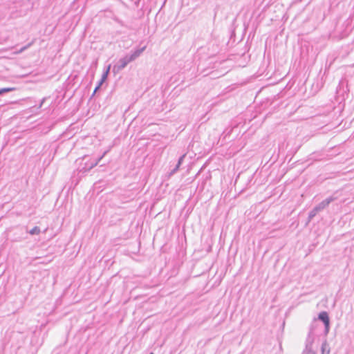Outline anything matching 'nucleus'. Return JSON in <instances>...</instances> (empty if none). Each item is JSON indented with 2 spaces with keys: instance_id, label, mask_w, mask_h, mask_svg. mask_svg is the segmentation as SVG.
Instances as JSON below:
<instances>
[{
  "instance_id": "1",
  "label": "nucleus",
  "mask_w": 354,
  "mask_h": 354,
  "mask_svg": "<svg viewBox=\"0 0 354 354\" xmlns=\"http://www.w3.org/2000/svg\"><path fill=\"white\" fill-rule=\"evenodd\" d=\"M319 318L324 323L326 329H328L329 324H330V320H329V317H328V313L325 311L322 312L319 315Z\"/></svg>"
},
{
  "instance_id": "2",
  "label": "nucleus",
  "mask_w": 354,
  "mask_h": 354,
  "mask_svg": "<svg viewBox=\"0 0 354 354\" xmlns=\"http://www.w3.org/2000/svg\"><path fill=\"white\" fill-rule=\"evenodd\" d=\"M109 68H110V66L108 67V68L106 69V71L104 72V73L103 74L102 77V79H101V81L100 82L99 84L97 85V86L95 88L94 92H96L99 88L101 86V85L103 84V82L106 80L107 78V76H108V73L109 72Z\"/></svg>"
},
{
  "instance_id": "3",
  "label": "nucleus",
  "mask_w": 354,
  "mask_h": 354,
  "mask_svg": "<svg viewBox=\"0 0 354 354\" xmlns=\"http://www.w3.org/2000/svg\"><path fill=\"white\" fill-rule=\"evenodd\" d=\"M40 232V230L38 227H33L30 231V234H39Z\"/></svg>"
},
{
  "instance_id": "4",
  "label": "nucleus",
  "mask_w": 354,
  "mask_h": 354,
  "mask_svg": "<svg viewBox=\"0 0 354 354\" xmlns=\"http://www.w3.org/2000/svg\"><path fill=\"white\" fill-rule=\"evenodd\" d=\"M14 90H15V88H1V89H0V95L3 94L4 93H6V92L14 91Z\"/></svg>"
},
{
  "instance_id": "5",
  "label": "nucleus",
  "mask_w": 354,
  "mask_h": 354,
  "mask_svg": "<svg viewBox=\"0 0 354 354\" xmlns=\"http://www.w3.org/2000/svg\"><path fill=\"white\" fill-rule=\"evenodd\" d=\"M126 64H127V63H126V62L123 63V64L121 65L120 68H124V67L126 66Z\"/></svg>"
},
{
  "instance_id": "6",
  "label": "nucleus",
  "mask_w": 354,
  "mask_h": 354,
  "mask_svg": "<svg viewBox=\"0 0 354 354\" xmlns=\"http://www.w3.org/2000/svg\"><path fill=\"white\" fill-rule=\"evenodd\" d=\"M150 354H153V353H150Z\"/></svg>"
}]
</instances>
